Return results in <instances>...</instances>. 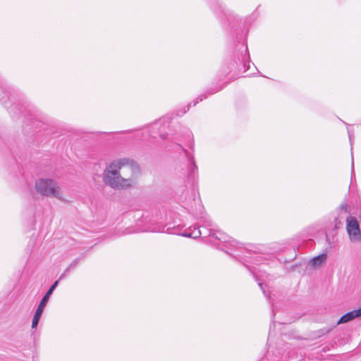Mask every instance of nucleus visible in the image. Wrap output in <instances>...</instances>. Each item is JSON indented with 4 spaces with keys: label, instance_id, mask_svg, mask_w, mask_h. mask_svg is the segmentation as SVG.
I'll use <instances>...</instances> for the list:
<instances>
[{
    "label": "nucleus",
    "instance_id": "1",
    "mask_svg": "<svg viewBox=\"0 0 361 361\" xmlns=\"http://www.w3.org/2000/svg\"><path fill=\"white\" fill-rule=\"evenodd\" d=\"M129 166L133 171L138 168L137 163L128 158H121L114 161L106 166L103 173L104 183L111 188L122 190L130 188L135 184L133 178H123L119 172L122 166Z\"/></svg>",
    "mask_w": 361,
    "mask_h": 361
},
{
    "label": "nucleus",
    "instance_id": "2",
    "mask_svg": "<svg viewBox=\"0 0 361 361\" xmlns=\"http://www.w3.org/2000/svg\"><path fill=\"white\" fill-rule=\"evenodd\" d=\"M35 188L38 193L44 196L61 199L59 187L52 179L39 178L36 180Z\"/></svg>",
    "mask_w": 361,
    "mask_h": 361
},
{
    "label": "nucleus",
    "instance_id": "3",
    "mask_svg": "<svg viewBox=\"0 0 361 361\" xmlns=\"http://www.w3.org/2000/svg\"><path fill=\"white\" fill-rule=\"evenodd\" d=\"M211 6L215 12H217L216 10L218 9L220 12L224 13L226 20L225 27L227 30L229 29L231 32L238 31L240 24L239 20L235 16L228 11H225L221 4L217 0H212V1H211Z\"/></svg>",
    "mask_w": 361,
    "mask_h": 361
},
{
    "label": "nucleus",
    "instance_id": "4",
    "mask_svg": "<svg viewBox=\"0 0 361 361\" xmlns=\"http://www.w3.org/2000/svg\"><path fill=\"white\" fill-rule=\"evenodd\" d=\"M57 286H58V281H56L50 286V288H49L47 292L45 293V295H44V297L41 300V301H40V302H39V305H38V307H37V310L35 311V313L34 314L33 319H32V329H35L37 326L39 321L40 319V317H41V316H42V314L43 313L44 308L47 305V302L49 301V297L51 296V295L52 294L54 290L56 289Z\"/></svg>",
    "mask_w": 361,
    "mask_h": 361
},
{
    "label": "nucleus",
    "instance_id": "5",
    "mask_svg": "<svg viewBox=\"0 0 361 361\" xmlns=\"http://www.w3.org/2000/svg\"><path fill=\"white\" fill-rule=\"evenodd\" d=\"M346 229L351 241L360 242L361 240L360 225L355 217L348 216L347 218Z\"/></svg>",
    "mask_w": 361,
    "mask_h": 361
},
{
    "label": "nucleus",
    "instance_id": "6",
    "mask_svg": "<svg viewBox=\"0 0 361 361\" xmlns=\"http://www.w3.org/2000/svg\"><path fill=\"white\" fill-rule=\"evenodd\" d=\"M180 148H181L185 153H186V156L188 158L190 162V168L188 169V179L192 181V183H195L197 179V176H198V174H197V166L195 164V159L192 156H190L188 154V151L184 148L182 146H178Z\"/></svg>",
    "mask_w": 361,
    "mask_h": 361
},
{
    "label": "nucleus",
    "instance_id": "7",
    "mask_svg": "<svg viewBox=\"0 0 361 361\" xmlns=\"http://www.w3.org/2000/svg\"><path fill=\"white\" fill-rule=\"evenodd\" d=\"M224 85H221L219 87H215V88H210L209 90H207L205 92L202 93L200 96L197 97L196 102L193 101L191 102L185 109L184 111L183 112V114H185L190 109V106H195L198 102H202L203 99H205L207 98V97L210 94H213L219 90H222L224 88Z\"/></svg>",
    "mask_w": 361,
    "mask_h": 361
},
{
    "label": "nucleus",
    "instance_id": "8",
    "mask_svg": "<svg viewBox=\"0 0 361 361\" xmlns=\"http://www.w3.org/2000/svg\"><path fill=\"white\" fill-rule=\"evenodd\" d=\"M213 238L218 239L219 240L229 244L231 247H239V242L233 239V238L227 235L226 233L217 231Z\"/></svg>",
    "mask_w": 361,
    "mask_h": 361
},
{
    "label": "nucleus",
    "instance_id": "9",
    "mask_svg": "<svg viewBox=\"0 0 361 361\" xmlns=\"http://www.w3.org/2000/svg\"><path fill=\"white\" fill-rule=\"evenodd\" d=\"M200 228V226L190 227L188 229H185L183 233H180V235L184 237L197 238L202 236V233H204Z\"/></svg>",
    "mask_w": 361,
    "mask_h": 361
},
{
    "label": "nucleus",
    "instance_id": "10",
    "mask_svg": "<svg viewBox=\"0 0 361 361\" xmlns=\"http://www.w3.org/2000/svg\"><path fill=\"white\" fill-rule=\"evenodd\" d=\"M361 316V307L357 310L350 311L343 314L338 322V324L347 323L358 317Z\"/></svg>",
    "mask_w": 361,
    "mask_h": 361
},
{
    "label": "nucleus",
    "instance_id": "11",
    "mask_svg": "<svg viewBox=\"0 0 361 361\" xmlns=\"http://www.w3.org/2000/svg\"><path fill=\"white\" fill-rule=\"evenodd\" d=\"M241 61L242 60L240 58H238V61H231L229 63V66H228V67L226 69L222 70V74L219 76L220 77L219 80H221V77L222 76L225 77L231 71H235L237 69H238L239 66H240V64L242 62Z\"/></svg>",
    "mask_w": 361,
    "mask_h": 361
},
{
    "label": "nucleus",
    "instance_id": "12",
    "mask_svg": "<svg viewBox=\"0 0 361 361\" xmlns=\"http://www.w3.org/2000/svg\"><path fill=\"white\" fill-rule=\"evenodd\" d=\"M327 255L326 253H322L313 257L309 262V264L312 267H320L322 264H324L326 259Z\"/></svg>",
    "mask_w": 361,
    "mask_h": 361
},
{
    "label": "nucleus",
    "instance_id": "13",
    "mask_svg": "<svg viewBox=\"0 0 361 361\" xmlns=\"http://www.w3.org/2000/svg\"><path fill=\"white\" fill-rule=\"evenodd\" d=\"M166 226H158L152 229V231L153 232H168L171 234H178V231L179 230L178 228H176L175 226L173 227H169L165 230Z\"/></svg>",
    "mask_w": 361,
    "mask_h": 361
},
{
    "label": "nucleus",
    "instance_id": "14",
    "mask_svg": "<svg viewBox=\"0 0 361 361\" xmlns=\"http://www.w3.org/2000/svg\"><path fill=\"white\" fill-rule=\"evenodd\" d=\"M200 219L202 223V226H200V227L212 228L214 226V224L209 218L206 216H201Z\"/></svg>",
    "mask_w": 361,
    "mask_h": 361
},
{
    "label": "nucleus",
    "instance_id": "15",
    "mask_svg": "<svg viewBox=\"0 0 361 361\" xmlns=\"http://www.w3.org/2000/svg\"><path fill=\"white\" fill-rule=\"evenodd\" d=\"M204 233H202V236L203 238L207 237V236H212L214 237L215 235V233L213 232L214 228H208V227H202Z\"/></svg>",
    "mask_w": 361,
    "mask_h": 361
},
{
    "label": "nucleus",
    "instance_id": "16",
    "mask_svg": "<svg viewBox=\"0 0 361 361\" xmlns=\"http://www.w3.org/2000/svg\"><path fill=\"white\" fill-rule=\"evenodd\" d=\"M81 259L82 257H78L75 259L66 269L71 271L78 266Z\"/></svg>",
    "mask_w": 361,
    "mask_h": 361
},
{
    "label": "nucleus",
    "instance_id": "17",
    "mask_svg": "<svg viewBox=\"0 0 361 361\" xmlns=\"http://www.w3.org/2000/svg\"><path fill=\"white\" fill-rule=\"evenodd\" d=\"M245 36V35L243 34V32L241 34H240L239 32H236V39H237V41L238 42H240V41H243Z\"/></svg>",
    "mask_w": 361,
    "mask_h": 361
},
{
    "label": "nucleus",
    "instance_id": "18",
    "mask_svg": "<svg viewBox=\"0 0 361 361\" xmlns=\"http://www.w3.org/2000/svg\"><path fill=\"white\" fill-rule=\"evenodd\" d=\"M334 221H335L334 229H338L341 227V226L342 225V222L338 218H336Z\"/></svg>",
    "mask_w": 361,
    "mask_h": 361
},
{
    "label": "nucleus",
    "instance_id": "19",
    "mask_svg": "<svg viewBox=\"0 0 361 361\" xmlns=\"http://www.w3.org/2000/svg\"><path fill=\"white\" fill-rule=\"evenodd\" d=\"M69 272H70V271L68 270L67 269H66L65 271L60 275L59 279L57 280L58 282L60 280H62L63 279H64Z\"/></svg>",
    "mask_w": 361,
    "mask_h": 361
},
{
    "label": "nucleus",
    "instance_id": "20",
    "mask_svg": "<svg viewBox=\"0 0 361 361\" xmlns=\"http://www.w3.org/2000/svg\"><path fill=\"white\" fill-rule=\"evenodd\" d=\"M348 204L346 202H343L340 205L339 209L348 212Z\"/></svg>",
    "mask_w": 361,
    "mask_h": 361
},
{
    "label": "nucleus",
    "instance_id": "21",
    "mask_svg": "<svg viewBox=\"0 0 361 361\" xmlns=\"http://www.w3.org/2000/svg\"><path fill=\"white\" fill-rule=\"evenodd\" d=\"M355 175V169H354V158L353 155L352 154V161H351V176Z\"/></svg>",
    "mask_w": 361,
    "mask_h": 361
},
{
    "label": "nucleus",
    "instance_id": "22",
    "mask_svg": "<svg viewBox=\"0 0 361 361\" xmlns=\"http://www.w3.org/2000/svg\"><path fill=\"white\" fill-rule=\"evenodd\" d=\"M348 137H349L350 142H352V138L353 137V134L349 129H348Z\"/></svg>",
    "mask_w": 361,
    "mask_h": 361
},
{
    "label": "nucleus",
    "instance_id": "23",
    "mask_svg": "<svg viewBox=\"0 0 361 361\" xmlns=\"http://www.w3.org/2000/svg\"><path fill=\"white\" fill-rule=\"evenodd\" d=\"M242 63H243V67L245 68L244 71H246V68H245L246 67V64H245V63L244 61V57H243V59H242ZM247 69H249V66L247 67Z\"/></svg>",
    "mask_w": 361,
    "mask_h": 361
},
{
    "label": "nucleus",
    "instance_id": "24",
    "mask_svg": "<svg viewBox=\"0 0 361 361\" xmlns=\"http://www.w3.org/2000/svg\"><path fill=\"white\" fill-rule=\"evenodd\" d=\"M259 286L261 288L262 290L263 291L264 294H265V290H264V288L263 286V283H259Z\"/></svg>",
    "mask_w": 361,
    "mask_h": 361
},
{
    "label": "nucleus",
    "instance_id": "25",
    "mask_svg": "<svg viewBox=\"0 0 361 361\" xmlns=\"http://www.w3.org/2000/svg\"><path fill=\"white\" fill-rule=\"evenodd\" d=\"M161 137H162V139H165V136L164 135H161Z\"/></svg>",
    "mask_w": 361,
    "mask_h": 361
},
{
    "label": "nucleus",
    "instance_id": "26",
    "mask_svg": "<svg viewBox=\"0 0 361 361\" xmlns=\"http://www.w3.org/2000/svg\"><path fill=\"white\" fill-rule=\"evenodd\" d=\"M245 52L247 51V47H245Z\"/></svg>",
    "mask_w": 361,
    "mask_h": 361
}]
</instances>
